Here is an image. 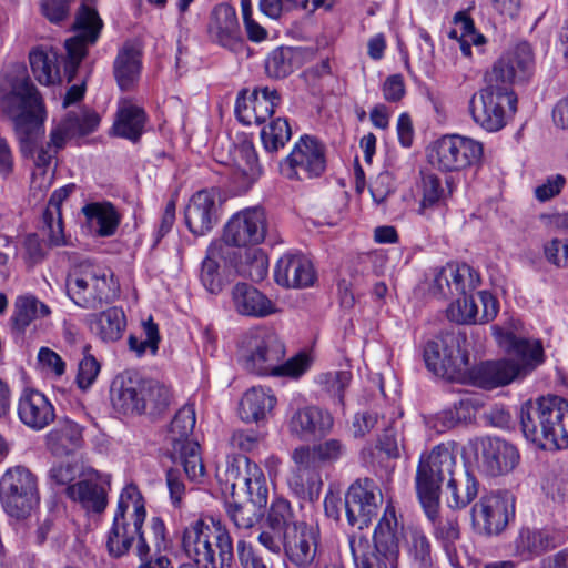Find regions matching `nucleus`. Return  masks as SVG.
I'll return each instance as SVG.
<instances>
[{"mask_svg":"<svg viewBox=\"0 0 568 568\" xmlns=\"http://www.w3.org/2000/svg\"><path fill=\"white\" fill-rule=\"evenodd\" d=\"M98 38H67L64 47L67 59L64 62V73L68 81L71 82L78 71V68L88 52V45H93Z\"/></svg>","mask_w":568,"mask_h":568,"instance_id":"nucleus-54","label":"nucleus"},{"mask_svg":"<svg viewBox=\"0 0 568 568\" xmlns=\"http://www.w3.org/2000/svg\"><path fill=\"white\" fill-rule=\"evenodd\" d=\"M182 548L186 556L204 568H231L234 560L233 539L219 519H197L182 534Z\"/></svg>","mask_w":568,"mask_h":568,"instance_id":"nucleus-3","label":"nucleus"},{"mask_svg":"<svg viewBox=\"0 0 568 568\" xmlns=\"http://www.w3.org/2000/svg\"><path fill=\"white\" fill-rule=\"evenodd\" d=\"M291 136L292 130L285 118L273 119L261 131L263 146L268 153H275L284 148Z\"/></svg>","mask_w":568,"mask_h":568,"instance_id":"nucleus-50","label":"nucleus"},{"mask_svg":"<svg viewBox=\"0 0 568 568\" xmlns=\"http://www.w3.org/2000/svg\"><path fill=\"white\" fill-rule=\"evenodd\" d=\"M514 517L515 496L503 489L481 494L470 510L474 530L484 536L501 534Z\"/></svg>","mask_w":568,"mask_h":568,"instance_id":"nucleus-12","label":"nucleus"},{"mask_svg":"<svg viewBox=\"0 0 568 568\" xmlns=\"http://www.w3.org/2000/svg\"><path fill=\"white\" fill-rule=\"evenodd\" d=\"M426 282L429 294L447 298L470 293L480 284V276L468 264L447 263L432 268Z\"/></svg>","mask_w":568,"mask_h":568,"instance_id":"nucleus-17","label":"nucleus"},{"mask_svg":"<svg viewBox=\"0 0 568 568\" xmlns=\"http://www.w3.org/2000/svg\"><path fill=\"white\" fill-rule=\"evenodd\" d=\"M312 362L313 359L308 354L301 352L286 361L277 362L272 376L298 379L311 368Z\"/></svg>","mask_w":568,"mask_h":568,"instance_id":"nucleus-60","label":"nucleus"},{"mask_svg":"<svg viewBox=\"0 0 568 568\" xmlns=\"http://www.w3.org/2000/svg\"><path fill=\"white\" fill-rule=\"evenodd\" d=\"M548 424L544 448H568V402L559 396H549Z\"/></svg>","mask_w":568,"mask_h":568,"instance_id":"nucleus-35","label":"nucleus"},{"mask_svg":"<svg viewBox=\"0 0 568 568\" xmlns=\"http://www.w3.org/2000/svg\"><path fill=\"white\" fill-rule=\"evenodd\" d=\"M382 501V491L373 479H357L345 494L344 508L348 524L358 529L367 527L377 516Z\"/></svg>","mask_w":568,"mask_h":568,"instance_id":"nucleus-18","label":"nucleus"},{"mask_svg":"<svg viewBox=\"0 0 568 568\" xmlns=\"http://www.w3.org/2000/svg\"><path fill=\"white\" fill-rule=\"evenodd\" d=\"M352 378L351 372L336 371L321 373L315 377V383L326 393L335 397L339 405H344V392Z\"/></svg>","mask_w":568,"mask_h":568,"instance_id":"nucleus-58","label":"nucleus"},{"mask_svg":"<svg viewBox=\"0 0 568 568\" xmlns=\"http://www.w3.org/2000/svg\"><path fill=\"white\" fill-rule=\"evenodd\" d=\"M355 568H398V523L395 509L387 506L374 531V551L368 538L348 537Z\"/></svg>","mask_w":568,"mask_h":568,"instance_id":"nucleus-4","label":"nucleus"},{"mask_svg":"<svg viewBox=\"0 0 568 568\" xmlns=\"http://www.w3.org/2000/svg\"><path fill=\"white\" fill-rule=\"evenodd\" d=\"M478 481L469 473H465L464 481L459 483L455 477L447 481V505L453 509H463L468 506L478 494Z\"/></svg>","mask_w":568,"mask_h":568,"instance_id":"nucleus-46","label":"nucleus"},{"mask_svg":"<svg viewBox=\"0 0 568 568\" xmlns=\"http://www.w3.org/2000/svg\"><path fill=\"white\" fill-rule=\"evenodd\" d=\"M230 160L233 165L232 180L241 192H246L260 174L257 155L253 143L242 140L230 149Z\"/></svg>","mask_w":568,"mask_h":568,"instance_id":"nucleus-30","label":"nucleus"},{"mask_svg":"<svg viewBox=\"0 0 568 568\" xmlns=\"http://www.w3.org/2000/svg\"><path fill=\"white\" fill-rule=\"evenodd\" d=\"M268 230L267 216L260 206L246 207L232 215L224 226L222 242L230 246H256L265 240Z\"/></svg>","mask_w":568,"mask_h":568,"instance_id":"nucleus-16","label":"nucleus"},{"mask_svg":"<svg viewBox=\"0 0 568 568\" xmlns=\"http://www.w3.org/2000/svg\"><path fill=\"white\" fill-rule=\"evenodd\" d=\"M469 293L460 294L463 298H458L447 308V317L457 324L477 323L478 306Z\"/></svg>","mask_w":568,"mask_h":568,"instance_id":"nucleus-61","label":"nucleus"},{"mask_svg":"<svg viewBox=\"0 0 568 568\" xmlns=\"http://www.w3.org/2000/svg\"><path fill=\"white\" fill-rule=\"evenodd\" d=\"M231 255L222 242H212L206 257L202 262L200 280L203 287L211 294H220L229 277L225 274V260Z\"/></svg>","mask_w":568,"mask_h":568,"instance_id":"nucleus-33","label":"nucleus"},{"mask_svg":"<svg viewBox=\"0 0 568 568\" xmlns=\"http://www.w3.org/2000/svg\"><path fill=\"white\" fill-rule=\"evenodd\" d=\"M434 527V536L443 546L446 555L452 558L456 555V542L460 538L458 519L454 515L439 517L430 520Z\"/></svg>","mask_w":568,"mask_h":568,"instance_id":"nucleus-48","label":"nucleus"},{"mask_svg":"<svg viewBox=\"0 0 568 568\" xmlns=\"http://www.w3.org/2000/svg\"><path fill=\"white\" fill-rule=\"evenodd\" d=\"M145 517L144 499L139 488L133 484L126 485L120 494L110 530L120 532L135 540L136 552L141 560H143L150 551L142 531Z\"/></svg>","mask_w":568,"mask_h":568,"instance_id":"nucleus-14","label":"nucleus"},{"mask_svg":"<svg viewBox=\"0 0 568 568\" xmlns=\"http://www.w3.org/2000/svg\"><path fill=\"white\" fill-rule=\"evenodd\" d=\"M297 520L291 503L282 497L273 499L266 515L263 529L258 535V542L266 549L277 548L280 539L291 532L293 527L303 525Z\"/></svg>","mask_w":568,"mask_h":568,"instance_id":"nucleus-23","label":"nucleus"},{"mask_svg":"<svg viewBox=\"0 0 568 568\" xmlns=\"http://www.w3.org/2000/svg\"><path fill=\"white\" fill-rule=\"evenodd\" d=\"M99 114L89 108L69 110L51 130V140L57 146H64L67 140L93 133L100 125Z\"/></svg>","mask_w":568,"mask_h":568,"instance_id":"nucleus-26","label":"nucleus"},{"mask_svg":"<svg viewBox=\"0 0 568 568\" xmlns=\"http://www.w3.org/2000/svg\"><path fill=\"white\" fill-rule=\"evenodd\" d=\"M141 68V45L134 41L125 42L114 61V77L122 91L134 87L140 78Z\"/></svg>","mask_w":568,"mask_h":568,"instance_id":"nucleus-40","label":"nucleus"},{"mask_svg":"<svg viewBox=\"0 0 568 568\" xmlns=\"http://www.w3.org/2000/svg\"><path fill=\"white\" fill-rule=\"evenodd\" d=\"M287 484L296 496L312 498L313 494L318 491L322 481L320 474L304 473L294 467L287 478Z\"/></svg>","mask_w":568,"mask_h":568,"instance_id":"nucleus-59","label":"nucleus"},{"mask_svg":"<svg viewBox=\"0 0 568 568\" xmlns=\"http://www.w3.org/2000/svg\"><path fill=\"white\" fill-rule=\"evenodd\" d=\"M142 333L144 338H140L135 335H130L128 344L131 351L135 352L140 357L148 351L155 355L159 348L160 335L158 325L153 322L152 317L142 322Z\"/></svg>","mask_w":568,"mask_h":568,"instance_id":"nucleus-57","label":"nucleus"},{"mask_svg":"<svg viewBox=\"0 0 568 568\" xmlns=\"http://www.w3.org/2000/svg\"><path fill=\"white\" fill-rule=\"evenodd\" d=\"M483 144L459 134L444 135L429 151V162L443 172H458L478 164L483 158Z\"/></svg>","mask_w":568,"mask_h":568,"instance_id":"nucleus-13","label":"nucleus"},{"mask_svg":"<svg viewBox=\"0 0 568 568\" xmlns=\"http://www.w3.org/2000/svg\"><path fill=\"white\" fill-rule=\"evenodd\" d=\"M90 230L99 236H112L120 224L121 216L110 202H93L82 207Z\"/></svg>","mask_w":568,"mask_h":568,"instance_id":"nucleus-41","label":"nucleus"},{"mask_svg":"<svg viewBox=\"0 0 568 568\" xmlns=\"http://www.w3.org/2000/svg\"><path fill=\"white\" fill-rule=\"evenodd\" d=\"M535 61L531 47L523 41L507 50L486 74L488 83L513 89V84L527 81L534 73Z\"/></svg>","mask_w":568,"mask_h":568,"instance_id":"nucleus-19","label":"nucleus"},{"mask_svg":"<svg viewBox=\"0 0 568 568\" xmlns=\"http://www.w3.org/2000/svg\"><path fill=\"white\" fill-rule=\"evenodd\" d=\"M111 400L113 407L125 415H158L169 407L171 390L159 381L120 376L112 383Z\"/></svg>","mask_w":568,"mask_h":568,"instance_id":"nucleus-5","label":"nucleus"},{"mask_svg":"<svg viewBox=\"0 0 568 568\" xmlns=\"http://www.w3.org/2000/svg\"><path fill=\"white\" fill-rule=\"evenodd\" d=\"M554 532L549 529L523 527L514 539V555L523 560H530L555 548Z\"/></svg>","mask_w":568,"mask_h":568,"instance_id":"nucleus-36","label":"nucleus"},{"mask_svg":"<svg viewBox=\"0 0 568 568\" xmlns=\"http://www.w3.org/2000/svg\"><path fill=\"white\" fill-rule=\"evenodd\" d=\"M286 348L277 333L266 326L251 328L241 339L239 361L243 368L258 376H272Z\"/></svg>","mask_w":568,"mask_h":568,"instance_id":"nucleus-8","label":"nucleus"},{"mask_svg":"<svg viewBox=\"0 0 568 568\" xmlns=\"http://www.w3.org/2000/svg\"><path fill=\"white\" fill-rule=\"evenodd\" d=\"M67 294L78 306L98 310L114 302L120 285L111 271L91 264L74 267L65 280Z\"/></svg>","mask_w":568,"mask_h":568,"instance_id":"nucleus-6","label":"nucleus"},{"mask_svg":"<svg viewBox=\"0 0 568 568\" xmlns=\"http://www.w3.org/2000/svg\"><path fill=\"white\" fill-rule=\"evenodd\" d=\"M478 406L479 402L475 397L464 395L452 407L436 414L434 427L439 433L454 428L459 423L470 419Z\"/></svg>","mask_w":568,"mask_h":568,"instance_id":"nucleus-44","label":"nucleus"},{"mask_svg":"<svg viewBox=\"0 0 568 568\" xmlns=\"http://www.w3.org/2000/svg\"><path fill=\"white\" fill-rule=\"evenodd\" d=\"M251 466H257V464L252 463L246 456H234L227 459L223 474L217 473V477L231 487L234 495L236 489L241 490V483H246V478L251 474Z\"/></svg>","mask_w":568,"mask_h":568,"instance_id":"nucleus-52","label":"nucleus"},{"mask_svg":"<svg viewBox=\"0 0 568 568\" xmlns=\"http://www.w3.org/2000/svg\"><path fill=\"white\" fill-rule=\"evenodd\" d=\"M326 166L324 146L308 135L302 136L288 156L281 163L286 179L304 180L320 176Z\"/></svg>","mask_w":568,"mask_h":568,"instance_id":"nucleus-20","label":"nucleus"},{"mask_svg":"<svg viewBox=\"0 0 568 568\" xmlns=\"http://www.w3.org/2000/svg\"><path fill=\"white\" fill-rule=\"evenodd\" d=\"M10 90L2 99V109L13 122L16 134L21 143H32L43 133L47 112L43 99L27 75L23 64H13L6 74Z\"/></svg>","mask_w":568,"mask_h":568,"instance_id":"nucleus-2","label":"nucleus"},{"mask_svg":"<svg viewBox=\"0 0 568 568\" xmlns=\"http://www.w3.org/2000/svg\"><path fill=\"white\" fill-rule=\"evenodd\" d=\"M226 513L235 528L242 531L252 529L260 520V514L248 504L229 503Z\"/></svg>","mask_w":568,"mask_h":568,"instance_id":"nucleus-62","label":"nucleus"},{"mask_svg":"<svg viewBox=\"0 0 568 568\" xmlns=\"http://www.w3.org/2000/svg\"><path fill=\"white\" fill-rule=\"evenodd\" d=\"M276 403L277 399L271 388L252 387L242 396L240 417L246 423H260L271 416Z\"/></svg>","mask_w":568,"mask_h":568,"instance_id":"nucleus-38","label":"nucleus"},{"mask_svg":"<svg viewBox=\"0 0 568 568\" xmlns=\"http://www.w3.org/2000/svg\"><path fill=\"white\" fill-rule=\"evenodd\" d=\"M445 197V190L440 179L435 174H427L423 178V197L418 213L427 215V210L437 205Z\"/></svg>","mask_w":568,"mask_h":568,"instance_id":"nucleus-64","label":"nucleus"},{"mask_svg":"<svg viewBox=\"0 0 568 568\" xmlns=\"http://www.w3.org/2000/svg\"><path fill=\"white\" fill-rule=\"evenodd\" d=\"M549 413V396L528 400L520 407V426L526 439L544 448Z\"/></svg>","mask_w":568,"mask_h":568,"instance_id":"nucleus-34","label":"nucleus"},{"mask_svg":"<svg viewBox=\"0 0 568 568\" xmlns=\"http://www.w3.org/2000/svg\"><path fill=\"white\" fill-rule=\"evenodd\" d=\"M481 460L486 471L498 476L511 471L519 462L516 447L498 437L481 440Z\"/></svg>","mask_w":568,"mask_h":568,"instance_id":"nucleus-29","label":"nucleus"},{"mask_svg":"<svg viewBox=\"0 0 568 568\" xmlns=\"http://www.w3.org/2000/svg\"><path fill=\"white\" fill-rule=\"evenodd\" d=\"M230 303L236 314L250 318H265L277 312L274 301L246 282H237L232 286Z\"/></svg>","mask_w":568,"mask_h":568,"instance_id":"nucleus-24","label":"nucleus"},{"mask_svg":"<svg viewBox=\"0 0 568 568\" xmlns=\"http://www.w3.org/2000/svg\"><path fill=\"white\" fill-rule=\"evenodd\" d=\"M0 499L11 517L29 515L39 500L34 475L23 466L8 469L0 479Z\"/></svg>","mask_w":568,"mask_h":568,"instance_id":"nucleus-15","label":"nucleus"},{"mask_svg":"<svg viewBox=\"0 0 568 568\" xmlns=\"http://www.w3.org/2000/svg\"><path fill=\"white\" fill-rule=\"evenodd\" d=\"M125 326V314L119 307H110L95 315L91 321V331L104 342H115L120 339Z\"/></svg>","mask_w":568,"mask_h":568,"instance_id":"nucleus-45","label":"nucleus"},{"mask_svg":"<svg viewBox=\"0 0 568 568\" xmlns=\"http://www.w3.org/2000/svg\"><path fill=\"white\" fill-rule=\"evenodd\" d=\"M473 120L488 132L501 130L517 110V95L508 87L488 83L469 102Z\"/></svg>","mask_w":568,"mask_h":568,"instance_id":"nucleus-11","label":"nucleus"},{"mask_svg":"<svg viewBox=\"0 0 568 568\" xmlns=\"http://www.w3.org/2000/svg\"><path fill=\"white\" fill-rule=\"evenodd\" d=\"M29 62L37 81L50 85L60 80V55L47 47H37L29 53Z\"/></svg>","mask_w":568,"mask_h":568,"instance_id":"nucleus-42","label":"nucleus"},{"mask_svg":"<svg viewBox=\"0 0 568 568\" xmlns=\"http://www.w3.org/2000/svg\"><path fill=\"white\" fill-rule=\"evenodd\" d=\"M83 428L75 422L63 418L47 434V447L55 456L73 454L83 444Z\"/></svg>","mask_w":568,"mask_h":568,"instance_id":"nucleus-39","label":"nucleus"},{"mask_svg":"<svg viewBox=\"0 0 568 568\" xmlns=\"http://www.w3.org/2000/svg\"><path fill=\"white\" fill-rule=\"evenodd\" d=\"M424 359L429 371L445 378L450 379L467 372L469 354L466 334L452 331L428 341L424 348Z\"/></svg>","mask_w":568,"mask_h":568,"instance_id":"nucleus-10","label":"nucleus"},{"mask_svg":"<svg viewBox=\"0 0 568 568\" xmlns=\"http://www.w3.org/2000/svg\"><path fill=\"white\" fill-rule=\"evenodd\" d=\"M148 115L144 109L129 99L118 102L112 134L136 143L145 131Z\"/></svg>","mask_w":568,"mask_h":568,"instance_id":"nucleus-32","label":"nucleus"},{"mask_svg":"<svg viewBox=\"0 0 568 568\" xmlns=\"http://www.w3.org/2000/svg\"><path fill=\"white\" fill-rule=\"evenodd\" d=\"M408 555L417 568H430L433 565L429 539L419 529H413L409 532Z\"/></svg>","mask_w":568,"mask_h":568,"instance_id":"nucleus-56","label":"nucleus"},{"mask_svg":"<svg viewBox=\"0 0 568 568\" xmlns=\"http://www.w3.org/2000/svg\"><path fill=\"white\" fill-rule=\"evenodd\" d=\"M103 28V21L98 11L83 3L75 13L74 22L71 27L73 31L83 32L82 36H99Z\"/></svg>","mask_w":568,"mask_h":568,"instance_id":"nucleus-63","label":"nucleus"},{"mask_svg":"<svg viewBox=\"0 0 568 568\" xmlns=\"http://www.w3.org/2000/svg\"><path fill=\"white\" fill-rule=\"evenodd\" d=\"M234 266L240 275L260 282L267 275L268 258L261 248L252 247L245 250L244 257Z\"/></svg>","mask_w":568,"mask_h":568,"instance_id":"nucleus-49","label":"nucleus"},{"mask_svg":"<svg viewBox=\"0 0 568 568\" xmlns=\"http://www.w3.org/2000/svg\"><path fill=\"white\" fill-rule=\"evenodd\" d=\"M320 530L304 523L293 527V530L282 537L277 548L268 549L273 554L284 555L295 568H313L316 564Z\"/></svg>","mask_w":568,"mask_h":568,"instance_id":"nucleus-21","label":"nucleus"},{"mask_svg":"<svg viewBox=\"0 0 568 568\" xmlns=\"http://www.w3.org/2000/svg\"><path fill=\"white\" fill-rule=\"evenodd\" d=\"M110 476L93 471L88 478L69 485L67 496L81 505L87 511L100 514L108 505V487Z\"/></svg>","mask_w":568,"mask_h":568,"instance_id":"nucleus-25","label":"nucleus"},{"mask_svg":"<svg viewBox=\"0 0 568 568\" xmlns=\"http://www.w3.org/2000/svg\"><path fill=\"white\" fill-rule=\"evenodd\" d=\"M220 196L215 190H201L189 201L184 216L194 235H205L216 225L220 213Z\"/></svg>","mask_w":568,"mask_h":568,"instance_id":"nucleus-22","label":"nucleus"},{"mask_svg":"<svg viewBox=\"0 0 568 568\" xmlns=\"http://www.w3.org/2000/svg\"><path fill=\"white\" fill-rule=\"evenodd\" d=\"M334 424L332 415L317 406L297 409L290 419V429L300 437L327 434Z\"/></svg>","mask_w":568,"mask_h":568,"instance_id":"nucleus-37","label":"nucleus"},{"mask_svg":"<svg viewBox=\"0 0 568 568\" xmlns=\"http://www.w3.org/2000/svg\"><path fill=\"white\" fill-rule=\"evenodd\" d=\"M50 314V307L34 295H20L14 301V308L10 318L11 327L14 332L22 334L33 321L48 317Z\"/></svg>","mask_w":568,"mask_h":568,"instance_id":"nucleus-43","label":"nucleus"},{"mask_svg":"<svg viewBox=\"0 0 568 568\" xmlns=\"http://www.w3.org/2000/svg\"><path fill=\"white\" fill-rule=\"evenodd\" d=\"M241 490L248 496V505L253 507H265L268 498V488L263 471L258 466H251V474L246 483H241Z\"/></svg>","mask_w":568,"mask_h":568,"instance_id":"nucleus-55","label":"nucleus"},{"mask_svg":"<svg viewBox=\"0 0 568 568\" xmlns=\"http://www.w3.org/2000/svg\"><path fill=\"white\" fill-rule=\"evenodd\" d=\"M63 146H57L52 140L37 149L34 155L36 170L32 173V184L38 185L40 189H48L51 185L54 170L52 169V161L57 152Z\"/></svg>","mask_w":568,"mask_h":568,"instance_id":"nucleus-47","label":"nucleus"},{"mask_svg":"<svg viewBox=\"0 0 568 568\" xmlns=\"http://www.w3.org/2000/svg\"><path fill=\"white\" fill-rule=\"evenodd\" d=\"M500 347L513 358L484 362L469 369L474 385L493 389L510 384L530 374L545 361L544 347L539 339L519 337L513 332L495 328Z\"/></svg>","mask_w":568,"mask_h":568,"instance_id":"nucleus-1","label":"nucleus"},{"mask_svg":"<svg viewBox=\"0 0 568 568\" xmlns=\"http://www.w3.org/2000/svg\"><path fill=\"white\" fill-rule=\"evenodd\" d=\"M239 29L235 8L229 3L216 4L210 16L211 36H232Z\"/></svg>","mask_w":568,"mask_h":568,"instance_id":"nucleus-51","label":"nucleus"},{"mask_svg":"<svg viewBox=\"0 0 568 568\" xmlns=\"http://www.w3.org/2000/svg\"><path fill=\"white\" fill-rule=\"evenodd\" d=\"M251 94V104L255 112V123L266 121L280 104L281 98L275 89L268 87L256 88Z\"/></svg>","mask_w":568,"mask_h":568,"instance_id":"nucleus-53","label":"nucleus"},{"mask_svg":"<svg viewBox=\"0 0 568 568\" xmlns=\"http://www.w3.org/2000/svg\"><path fill=\"white\" fill-rule=\"evenodd\" d=\"M275 282L288 288L312 286L316 274L312 262L303 254H285L276 263Z\"/></svg>","mask_w":568,"mask_h":568,"instance_id":"nucleus-27","label":"nucleus"},{"mask_svg":"<svg viewBox=\"0 0 568 568\" xmlns=\"http://www.w3.org/2000/svg\"><path fill=\"white\" fill-rule=\"evenodd\" d=\"M317 49L313 45L307 47H284L281 45L273 50L265 62V71L270 78L284 79L290 75L295 68L312 60Z\"/></svg>","mask_w":568,"mask_h":568,"instance_id":"nucleus-31","label":"nucleus"},{"mask_svg":"<svg viewBox=\"0 0 568 568\" xmlns=\"http://www.w3.org/2000/svg\"><path fill=\"white\" fill-rule=\"evenodd\" d=\"M456 457L444 446H436L427 456H422L416 471V490L422 507L429 520H435L439 510V488L444 480L454 477Z\"/></svg>","mask_w":568,"mask_h":568,"instance_id":"nucleus-7","label":"nucleus"},{"mask_svg":"<svg viewBox=\"0 0 568 568\" xmlns=\"http://www.w3.org/2000/svg\"><path fill=\"white\" fill-rule=\"evenodd\" d=\"M196 423L195 408L185 404L175 414L168 433L171 445V459L184 469L186 477L196 481L204 476L205 468L197 442L190 439Z\"/></svg>","mask_w":568,"mask_h":568,"instance_id":"nucleus-9","label":"nucleus"},{"mask_svg":"<svg viewBox=\"0 0 568 568\" xmlns=\"http://www.w3.org/2000/svg\"><path fill=\"white\" fill-rule=\"evenodd\" d=\"M18 415L29 428L42 430L54 420L55 410L42 393L36 389H24L19 398Z\"/></svg>","mask_w":568,"mask_h":568,"instance_id":"nucleus-28","label":"nucleus"}]
</instances>
